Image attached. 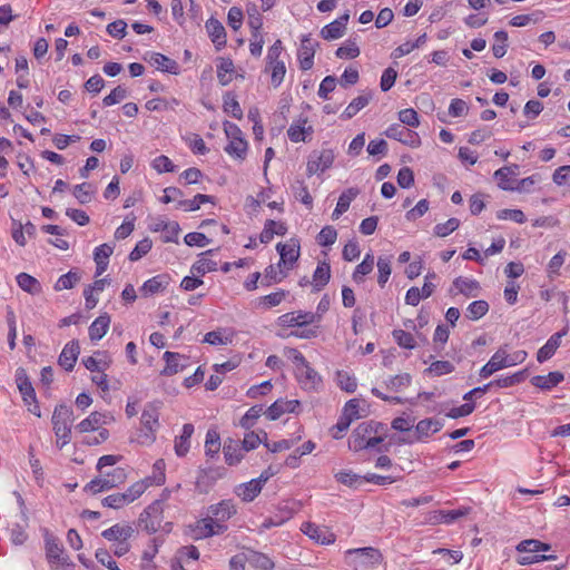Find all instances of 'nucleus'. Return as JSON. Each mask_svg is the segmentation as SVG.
I'll use <instances>...</instances> for the list:
<instances>
[{
	"instance_id": "obj_56",
	"label": "nucleus",
	"mask_w": 570,
	"mask_h": 570,
	"mask_svg": "<svg viewBox=\"0 0 570 570\" xmlns=\"http://www.w3.org/2000/svg\"><path fill=\"white\" fill-rule=\"evenodd\" d=\"M212 197L204 194H197L191 199L179 200L178 207L184 208L188 212H195L200 208L203 204L210 202Z\"/></svg>"
},
{
	"instance_id": "obj_15",
	"label": "nucleus",
	"mask_w": 570,
	"mask_h": 570,
	"mask_svg": "<svg viewBox=\"0 0 570 570\" xmlns=\"http://www.w3.org/2000/svg\"><path fill=\"white\" fill-rule=\"evenodd\" d=\"M276 249L281 256L278 266L286 272L289 271L299 257V244L295 239H289L286 243H278Z\"/></svg>"
},
{
	"instance_id": "obj_14",
	"label": "nucleus",
	"mask_w": 570,
	"mask_h": 570,
	"mask_svg": "<svg viewBox=\"0 0 570 570\" xmlns=\"http://www.w3.org/2000/svg\"><path fill=\"white\" fill-rule=\"evenodd\" d=\"M334 160V154L331 149L313 151L307 161V175L321 174L330 168Z\"/></svg>"
},
{
	"instance_id": "obj_36",
	"label": "nucleus",
	"mask_w": 570,
	"mask_h": 570,
	"mask_svg": "<svg viewBox=\"0 0 570 570\" xmlns=\"http://www.w3.org/2000/svg\"><path fill=\"white\" fill-rule=\"evenodd\" d=\"M87 370L91 373L104 372L111 363L110 357L105 352H97L96 356H89L82 360Z\"/></svg>"
},
{
	"instance_id": "obj_62",
	"label": "nucleus",
	"mask_w": 570,
	"mask_h": 570,
	"mask_svg": "<svg viewBox=\"0 0 570 570\" xmlns=\"http://www.w3.org/2000/svg\"><path fill=\"white\" fill-rule=\"evenodd\" d=\"M187 146L193 150L194 154L205 155L208 153V148L204 139L196 134H191L186 138Z\"/></svg>"
},
{
	"instance_id": "obj_10",
	"label": "nucleus",
	"mask_w": 570,
	"mask_h": 570,
	"mask_svg": "<svg viewBox=\"0 0 570 570\" xmlns=\"http://www.w3.org/2000/svg\"><path fill=\"white\" fill-rule=\"evenodd\" d=\"M374 430L373 422H362L358 424V450L373 449L379 444H382L383 436L377 434V429L382 428L381 424H375Z\"/></svg>"
},
{
	"instance_id": "obj_21",
	"label": "nucleus",
	"mask_w": 570,
	"mask_h": 570,
	"mask_svg": "<svg viewBox=\"0 0 570 570\" xmlns=\"http://www.w3.org/2000/svg\"><path fill=\"white\" fill-rule=\"evenodd\" d=\"M301 530L316 543L330 544L335 540L334 534L326 527H320L311 522H305L302 524Z\"/></svg>"
},
{
	"instance_id": "obj_18",
	"label": "nucleus",
	"mask_w": 570,
	"mask_h": 570,
	"mask_svg": "<svg viewBox=\"0 0 570 570\" xmlns=\"http://www.w3.org/2000/svg\"><path fill=\"white\" fill-rule=\"evenodd\" d=\"M383 562L379 549L372 547L358 548V568L363 570H377Z\"/></svg>"
},
{
	"instance_id": "obj_9",
	"label": "nucleus",
	"mask_w": 570,
	"mask_h": 570,
	"mask_svg": "<svg viewBox=\"0 0 570 570\" xmlns=\"http://www.w3.org/2000/svg\"><path fill=\"white\" fill-rule=\"evenodd\" d=\"M126 475L122 469L117 468L114 470L111 474L107 473L106 475H101L91 480L87 485L86 490L92 494L112 489L118 484L122 483Z\"/></svg>"
},
{
	"instance_id": "obj_1",
	"label": "nucleus",
	"mask_w": 570,
	"mask_h": 570,
	"mask_svg": "<svg viewBox=\"0 0 570 570\" xmlns=\"http://www.w3.org/2000/svg\"><path fill=\"white\" fill-rule=\"evenodd\" d=\"M160 402L154 401L145 404L141 416L140 428L130 438V443L141 446H150L156 441V434L160 426Z\"/></svg>"
},
{
	"instance_id": "obj_30",
	"label": "nucleus",
	"mask_w": 570,
	"mask_h": 570,
	"mask_svg": "<svg viewBox=\"0 0 570 570\" xmlns=\"http://www.w3.org/2000/svg\"><path fill=\"white\" fill-rule=\"evenodd\" d=\"M213 253V249L202 253L199 258L191 265L190 273L193 275L203 276L207 273L215 272L217 269L218 263L210 258Z\"/></svg>"
},
{
	"instance_id": "obj_12",
	"label": "nucleus",
	"mask_w": 570,
	"mask_h": 570,
	"mask_svg": "<svg viewBox=\"0 0 570 570\" xmlns=\"http://www.w3.org/2000/svg\"><path fill=\"white\" fill-rule=\"evenodd\" d=\"M356 419V399L346 402L337 423L331 429L334 439H341Z\"/></svg>"
},
{
	"instance_id": "obj_2",
	"label": "nucleus",
	"mask_w": 570,
	"mask_h": 570,
	"mask_svg": "<svg viewBox=\"0 0 570 570\" xmlns=\"http://www.w3.org/2000/svg\"><path fill=\"white\" fill-rule=\"evenodd\" d=\"M114 421V416L108 412H92L89 416L80 421L76 425V431L79 433H88L92 431H98V436H89L85 440V443L88 445H97L101 442H105L109 432L102 426L109 424Z\"/></svg>"
},
{
	"instance_id": "obj_26",
	"label": "nucleus",
	"mask_w": 570,
	"mask_h": 570,
	"mask_svg": "<svg viewBox=\"0 0 570 570\" xmlns=\"http://www.w3.org/2000/svg\"><path fill=\"white\" fill-rule=\"evenodd\" d=\"M80 353V346L78 341H70L67 343L58 358V363L66 371H71L78 360Z\"/></svg>"
},
{
	"instance_id": "obj_5",
	"label": "nucleus",
	"mask_w": 570,
	"mask_h": 570,
	"mask_svg": "<svg viewBox=\"0 0 570 570\" xmlns=\"http://www.w3.org/2000/svg\"><path fill=\"white\" fill-rule=\"evenodd\" d=\"M223 127L228 140L225 151L235 159L244 160L247 155L248 144L240 128L230 121H224Z\"/></svg>"
},
{
	"instance_id": "obj_33",
	"label": "nucleus",
	"mask_w": 570,
	"mask_h": 570,
	"mask_svg": "<svg viewBox=\"0 0 570 570\" xmlns=\"http://www.w3.org/2000/svg\"><path fill=\"white\" fill-rule=\"evenodd\" d=\"M566 335V331L557 332L554 333L547 343L539 348L537 353V360L540 363L546 362L547 360L551 358L558 347L561 344V338Z\"/></svg>"
},
{
	"instance_id": "obj_7",
	"label": "nucleus",
	"mask_w": 570,
	"mask_h": 570,
	"mask_svg": "<svg viewBox=\"0 0 570 570\" xmlns=\"http://www.w3.org/2000/svg\"><path fill=\"white\" fill-rule=\"evenodd\" d=\"M16 383H17L18 390L22 396L23 402L26 404H28L29 406H31V405L33 406V407H29V411L32 412L33 414L40 416V411H39V406L37 405V397H36L35 389L23 368H18L16 371Z\"/></svg>"
},
{
	"instance_id": "obj_11",
	"label": "nucleus",
	"mask_w": 570,
	"mask_h": 570,
	"mask_svg": "<svg viewBox=\"0 0 570 570\" xmlns=\"http://www.w3.org/2000/svg\"><path fill=\"white\" fill-rule=\"evenodd\" d=\"M163 520L164 507L161 505V501H154L145 509L144 513L140 515V522L145 530L151 533L159 530Z\"/></svg>"
},
{
	"instance_id": "obj_63",
	"label": "nucleus",
	"mask_w": 570,
	"mask_h": 570,
	"mask_svg": "<svg viewBox=\"0 0 570 570\" xmlns=\"http://www.w3.org/2000/svg\"><path fill=\"white\" fill-rule=\"evenodd\" d=\"M72 193L80 204H87L92 198V189L88 183L76 185Z\"/></svg>"
},
{
	"instance_id": "obj_22",
	"label": "nucleus",
	"mask_w": 570,
	"mask_h": 570,
	"mask_svg": "<svg viewBox=\"0 0 570 570\" xmlns=\"http://www.w3.org/2000/svg\"><path fill=\"white\" fill-rule=\"evenodd\" d=\"M480 292V284L475 279L459 276L453 281L450 288L451 295L462 294L465 297H476Z\"/></svg>"
},
{
	"instance_id": "obj_41",
	"label": "nucleus",
	"mask_w": 570,
	"mask_h": 570,
	"mask_svg": "<svg viewBox=\"0 0 570 570\" xmlns=\"http://www.w3.org/2000/svg\"><path fill=\"white\" fill-rule=\"evenodd\" d=\"M168 284H169V282H168V277L166 275H157V276H154V277L147 279L142 284L140 292L145 296L154 295L156 293H159L164 288H166Z\"/></svg>"
},
{
	"instance_id": "obj_52",
	"label": "nucleus",
	"mask_w": 570,
	"mask_h": 570,
	"mask_svg": "<svg viewBox=\"0 0 570 570\" xmlns=\"http://www.w3.org/2000/svg\"><path fill=\"white\" fill-rule=\"evenodd\" d=\"M355 196L356 193L353 189H348L347 191L343 193L338 198L336 207L332 214V218L338 219V217L348 209L351 202Z\"/></svg>"
},
{
	"instance_id": "obj_24",
	"label": "nucleus",
	"mask_w": 570,
	"mask_h": 570,
	"mask_svg": "<svg viewBox=\"0 0 570 570\" xmlns=\"http://www.w3.org/2000/svg\"><path fill=\"white\" fill-rule=\"evenodd\" d=\"M135 533L134 528L126 523H116L104 530L101 535L111 543L129 540Z\"/></svg>"
},
{
	"instance_id": "obj_48",
	"label": "nucleus",
	"mask_w": 570,
	"mask_h": 570,
	"mask_svg": "<svg viewBox=\"0 0 570 570\" xmlns=\"http://www.w3.org/2000/svg\"><path fill=\"white\" fill-rule=\"evenodd\" d=\"M248 564L259 570H268L274 566L269 557L253 550H248Z\"/></svg>"
},
{
	"instance_id": "obj_40",
	"label": "nucleus",
	"mask_w": 570,
	"mask_h": 570,
	"mask_svg": "<svg viewBox=\"0 0 570 570\" xmlns=\"http://www.w3.org/2000/svg\"><path fill=\"white\" fill-rule=\"evenodd\" d=\"M194 433L193 424H184L181 434L175 440V453L178 456H184L187 454L190 448V438Z\"/></svg>"
},
{
	"instance_id": "obj_13",
	"label": "nucleus",
	"mask_w": 570,
	"mask_h": 570,
	"mask_svg": "<svg viewBox=\"0 0 570 570\" xmlns=\"http://www.w3.org/2000/svg\"><path fill=\"white\" fill-rule=\"evenodd\" d=\"M295 376L299 385L306 391H317L322 386L321 375L308 362L295 370Z\"/></svg>"
},
{
	"instance_id": "obj_57",
	"label": "nucleus",
	"mask_w": 570,
	"mask_h": 570,
	"mask_svg": "<svg viewBox=\"0 0 570 570\" xmlns=\"http://www.w3.org/2000/svg\"><path fill=\"white\" fill-rule=\"evenodd\" d=\"M292 190L294 193V196L297 200L303 203L304 205L311 207L313 203V198L308 193L307 187L305 186L304 181L297 180L292 186Z\"/></svg>"
},
{
	"instance_id": "obj_19",
	"label": "nucleus",
	"mask_w": 570,
	"mask_h": 570,
	"mask_svg": "<svg viewBox=\"0 0 570 570\" xmlns=\"http://www.w3.org/2000/svg\"><path fill=\"white\" fill-rule=\"evenodd\" d=\"M385 135L413 148L420 145V137L416 132L397 124L390 126Z\"/></svg>"
},
{
	"instance_id": "obj_43",
	"label": "nucleus",
	"mask_w": 570,
	"mask_h": 570,
	"mask_svg": "<svg viewBox=\"0 0 570 570\" xmlns=\"http://www.w3.org/2000/svg\"><path fill=\"white\" fill-rule=\"evenodd\" d=\"M225 462L228 465L238 464L243 459V448L236 441H229L223 449Z\"/></svg>"
},
{
	"instance_id": "obj_53",
	"label": "nucleus",
	"mask_w": 570,
	"mask_h": 570,
	"mask_svg": "<svg viewBox=\"0 0 570 570\" xmlns=\"http://www.w3.org/2000/svg\"><path fill=\"white\" fill-rule=\"evenodd\" d=\"M489 311L488 302L480 299L469 304L466 308V317L472 321H476L484 316Z\"/></svg>"
},
{
	"instance_id": "obj_45",
	"label": "nucleus",
	"mask_w": 570,
	"mask_h": 570,
	"mask_svg": "<svg viewBox=\"0 0 570 570\" xmlns=\"http://www.w3.org/2000/svg\"><path fill=\"white\" fill-rule=\"evenodd\" d=\"M17 283L21 289L29 294L36 295L41 292L40 283L33 276L27 273H20L17 276Z\"/></svg>"
},
{
	"instance_id": "obj_60",
	"label": "nucleus",
	"mask_w": 570,
	"mask_h": 570,
	"mask_svg": "<svg viewBox=\"0 0 570 570\" xmlns=\"http://www.w3.org/2000/svg\"><path fill=\"white\" fill-rule=\"evenodd\" d=\"M376 265L379 269L377 283L383 287L391 275V262L386 257H379Z\"/></svg>"
},
{
	"instance_id": "obj_6",
	"label": "nucleus",
	"mask_w": 570,
	"mask_h": 570,
	"mask_svg": "<svg viewBox=\"0 0 570 570\" xmlns=\"http://www.w3.org/2000/svg\"><path fill=\"white\" fill-rule=\"evenodd\" d=\"M517 550L519 552H528V553H537L539 551H548L550 550V546L534 539L523 540L517 546ZM554 559L553 556H544V554H531L521 557L519 559L520 564H531L544 560Z\"/></svg>"
},
{
	"instance_id": "obj_55",
	"label": "nucleus",
	"mask_w": 570,
	"mask_h": 570,
	"mask_svg": "<svg viewBox=\"0 0 570 570\" xmlns=\"http://www.w3.org/2000/svg\"><path fill=\"white\" fill-rule=\"evenodd\" d=\"M286 295H287L286 291L278 289L274 293L262 296L258 299V306H262L264 308L275 307V306L279 305L285 299Z\"/></svg>"
},
{
	"instance_id": "obj_27",
	"label": "nucleus",
	"mask_w": 570,
	"mask_h": 570,
	"mask_svg": "<svg viewBox=\"0 0 570 570\" xmlns=\"http://www.w3.org/2000/svg\"><path fill=\"white\" fill-rule=\"evenodd\" d=\"M235 332L228 327H219L205 334L203 342L213 346L229 345L233 343Z\"/></svg>"
},
{
	"instance_id": "obj_49",
	"label": "nucleus",
	"mask_w": 570,
	"mask_h": 570,
	"mask_svg": "<svg viewBox=\"0 0 570 570\" xmlns=\"http://www.w3.org/2000/svg\"><path fill=\"white\" fill-rule=\"evenodd\" d=\"M165 228H171V236H164V240L165 242H176L177 239V236L179 234V225L176 223V222H168V220H165L163 218H159L157 219L153 226H151V229L154 232H160V230H165Z\"/></svg>"
},
{
	"instance_id": "obj_59",
	"label": "nucleus",
	"mask_w": 570,
	"mask_h": 570,
	"mask_svg": "<svg viewBox=\"0 0 570 570\" xmlns=\"http://www.w3.org/2000/svg\"><path fill=\"white\" fill-rule=\"evenodd\" d=\"M80 277L75 272H68L67 274L61 275L55 284L56 291L69 289L72 288L78 282Z\"/></svg>"
},
{
	"instance_id": "obj_51",
	"label": "nucleus",
	"mask_w": 570,
	"mask_h": 570,
	"mask_svg": "<svg viewBox=\"0 0 570 570\" xmlns=\"http://www.w3.org/2000/svg\"><path fill=\"white\" fill-rule=\"evenodd\" d=\"M234 63L230 59H220L217 66V78L222 86H227L232 81Z\"/></svg>"
},
{
	"instance_id": "obj_44",
	"label": "nucleus",
	"mask_w": 570,
	"mask_h": 570,
	"mask_svg": "<svg viewBox=\"0 0 570 570\" xmlns=\"http://www.w3.org/2000/svg\"><path fill=\"white\" fill-rule=\"evenodd\" d=\"M46 556L49 566L67 558V556L63 553V548L61 544L58 542V540L52 538L46 540Z\"/></svg>"
},
{
	"instance_id": "obj_29",
	"label": "nucleus",
	"mask_w": 570,
	"mask_h": 570,
	"mask_svg": "<svg viewBox=\"0 0 570 570\" xmlns=\"http://www.w3.org/2000/svg\"><path fill=\"white\" fill-rule=\"evenodd\" d=\"M314 53L315 42L311 38L304 37L301 40V46L297 55L301 69L309 70L313 67Z\"/></svg>"
},
{
	"instance_id": "obj_8",
	"label": "nucleus",
	"mask_w": 570,
	"mask_h": 570,
	"mask_svg": "<svg viewBox=\"0 0 570 570\" xmlns=\"http://www.w3.org/2000/svg\"><path fill=\"white\" fill-rule=\"evenodd\" d=\"M226 529V524H220L219 522L214 521V518L207 514V517L198 520L190 527V535L195 540H200L220 534L225 532Z\"/></svg>"
},
{
	"instance_id": "obj_16",
	"label": "nucleus",
	"mask_w": 570,
	"mask_h": 570,
	"mask_svg": "<svg viewBox=\"0 0 570 570\" xmlns=\"http://www.w3.org/2000/svg\"><path fill=\"white\" fill-rule=\"evenodd\" d=\"M163 358L166 362V366L160 372L164 376H171L189 366V357L175 352H165Z\"/></svg>"
},
{
	"instance_id": "obj_54",
	"label": "nucleus",
	"mask_w": 570,
	"mask_h": 570,
	"mask_svg": "<svg viewBox=\"0 0 570 570\" xmlns=\"http://www.w3.org/2000/svg\"><path fill=\"white\" fill-rule=\"evenodd\" d=\"M220 449V438L215 430H208L205 440L206 455L214 458Z\"/></svg>"
},
{
	"instance_id": "obj_61",
	"label": "nucleus",
	"mask_w": 570,
	"mask_h": 570,
	"mask_svg": "<svg viewBox=\"0 0 570 570\" xmlns=\"http://www.w3.org/2000/svg\"><path fill=\"white\" fill-rule=\"evenodd\" d=\"M460 226V220L458 218H450L443 224H438L434 227V235L438 237H445L452 232L456 230Z\"/></svg>"
},
{
	"instance_id": "obj_46",
	"label": "nucleus",
	"mask_w": 570,
	"mask_h": 570,
	"mask_svg": "<svg viewBox=\"0 0 570 570\" xmlns=\"http://www.w3.org/2000/svg\"><path fill=\"white\" fill-rule=\"evenodd\" d=\"M331 268L327 263H320L313 274V286L316 291L323 288L330 281Z\"/></svg>"
},
{
	"instance_id": "obj_64",
	"label": "nucleus",
	"mask_w": 570,
	"mask_h": 570,
	"mask_svg": "<svg viewBox=\"0 0 570 570\" xmlns=\"http://www.w3.org/2000/svg\"><path fill=\"white\" fill-rule=\"evenodd\" d=\"M552 178L558 186H566L570 189V165L556 169Z\"/></svg>"
},
{
	"instance_id": "obj_25",
	"label": "nucleus",
	"mask_w": 570,
	"mask_h": 570,
	"mask_svg": "<svg viewBox=\"0 0 570 570\" xmlns=\"http://www.w3.org/2000/svg\"><path fill=\"white\" fill-rule=\"evenodd\" d=\"M299 406L297 400H277L266 411L267 419L275 421L285 413H294Z\"/></svg>"
},
{
	"instance_id": "obj_23",
	"label": "nucleus",
	"mask_w": 570,
	"mask_h": 570,
	"mask_svg": "<svg viewBox=\"0 0 570 570\" xmlns=\"http://www.w3.org/2000/svg\"><path fill=\"white\" fill-rule=\"evenodd\" d=\"M318 321L316 314L313 313H286L278 317L277 322L281 326L294 327V326H304L307 324H312Z\"/></svg>"
},
{
	"instance_id": "obj_38",
	"label": "nucleus",
	"mask_w": 570,
	"mask_h": 570,
	"mask_svg": "<svg viewBox=\"0 0 570 570\" xmlns=\"http://www.w3.org/2000/svg\"><path fill=\"white\" fill-rule=\"evenodd\" d=\"M265 71L271 75L272 86L277 88L284 81L286 75L285 61L282 59L266 62Z\"/></svg>"
},
{
	"instance_id": "obj_4",
	"label": "nucleus",
	"mask_w": 570,
	"mask_h": 570,
	"mask_svg": "<svg viewBox=\"0 0 570 570\" xmlns=\"http://www.w3.org/2000/svg\"><path fill=\"white\" fill-rule=\"evenodd\" d=\"M149 488L148 481H137L125 492H116L102 499V505L110 509H121L136 501Z\"/></svg>"
},
{
	"instance_id": "obj_58",
	"label": "nucleus",
	"mask_w": 570,
	"mask_h": 570,
	"mask_svg": "<svg viewBox=\"0 0 570 570\" xmlns=\"http://www.w3.org/2000/svg\"><path fill=\"white\" fill-rule=\"evenodd\" d=\"M495 43L492 47V51L495 58H502L507 53V41L508 33L503 30L494 33Z\"/></svg>"
},
{
	"instance_id": "obj_28",
	"label": "nucleus",
	"mask_w": 570,
	"mask_h": 570,
	"mask_svg": "<svg viewBox=\"0 0 570 570\" xmlns=\"http://www.w3.org/2000/svg\"><path fill=\"white\" fill-rule=\"evenodd\" d=\"M206 30L217 50L223 49L226 46V31L224 26L215 18H210L206 21Z\"/></svg>"
},
{
	"instance_id": "obj_3",
	"label": "nucleus",
	"mask_w": 570,
	"mask_h": 570,
	"mask_svg": "<svg viewBox=\"0 0 570 570\" xmlns=\"http://www.w3.org/2000/svg\"><path fill=\"white\" fill-rule=\"evenodd\" d=\"M73 420V412L69 406L59 405L55 409L51 422L56 435V444L59 449H62L70 442Z\"/></svg>"
},
{
	"instance_id": "obj_42",
	"label": "nucleus",
	"mask_w": 570,
	"mask_h": 570,
	"mask_svg": "<svg viewBox=\"0 0 570 570\" xmlns=\"http://www.w3.org/2000/svg\"><path fill=\"white\" fill-rule=\"evenodd\" d=\"M262 491L259 481L250 480L236 488V494L245 502H252Z\"/></svg>"
},
{
	"instance_id": "obj_39",
	"label": "nucleus",
	"mask_w": 570,
	"mask_h": 570,
	"mask_svg": "<svg viewBox=\"0 0 570 570\" xmlns=\"http://www.w3.org/2000/svg\"><path fill=\"white\" fill-rule=\"evenodd\" d=\"M110 325V316L108 314H102L97 317L88 328L89 337L91 341L101 340Z\"/></svg>"
},
{
	"instance_id": "obj_17",
	"label": "nucleus",
	"mask_w": 570,
	"mask_h": 570,
	"mask_svg": "<svg viewBox=\"0 0 570 570\" xmlns=\"http://www.w3.org/2000/svg\"><path fill=\"white\" fill-rule=\"evenodd\" d=\"M442 426H443L442 423L434 419L421 420L416 424L415 431L412 434H410L409 436L400 440V442L413 443L415 441L421 440V438H423V436H429L430 433L439 432L442 429Z\"/></svg>"
},
{
	"instance_id": "obj_31",
	"label": "nucleus",
	"mask_w": 570,
	"mask_h": 570,
	"mask_svg": "<svg viewBox=\"0 0 570 570\" xmlns=\"http://www.w3.org/2000/svg\"><path fill=\"white\" fill-rule=\"evenodd\" d=\"M350 16L344 13L336 20L323 27L321 35L326 40L338 39L344 35Z\"/></svg>"
},
{
	"instance_id": "obj_35",
	"label": "nucleus",
	"mask_w": 570,
	"mask_h": 570,
	"mask_svg": "<svg viewBox=\"0 0 570 570\" xmlns=\"http://www.w3.org/2000/svg\"><path fill=\"white\" fill-rule=\"evenodd\" d=\"M469 512H470V508H460V509L451 510V511H444V510L435 511L433 513V515L430 518V521L433 524H438V523L450 524V523H453L454 521H456L458 519L468 515Z\"/></svg>"
},
{
	"instance_id": "obj_20",
	"label": "nucleus",
	"mask_w": 570,
	"mask_h": 570,
	"mask_svg": "<svg viewBox=\"0 0 570 570\" xmlns=\"http://www.w3.org/2000/svg\"><path fill=\"white\" fill-rule=\"evenodd\" d=\"M237 512L236 505L232 500H223L208 508L207 514L214 518V521L225 524Z\"/></svg>"
},
{
	"instance_id": "obj_37",
	"label": "nucleus",
	"mask_w": 570,
	"mask_h": 570,
	"mask_svg": "<svg viewBox=\"0 0 570 570\" xmlns=\"http://www.w3.org/2000/svg\"><path fill=\"white\" fill-rule=\"evenodd\" d=\"M148 61L150 65L155 66L158 70L169 72L176 75L178 72V65L175 60L158 53L151 52L149 55Z\"/></svg>"
},
{
	"instance_id": "obj_50",
	"label": "nucleus",
	"mask_w": 570,
	"mask_h": 570,
	"mask_svg": "<svg viewBox=\"0 0 570 570\" xmlns=\"http://www.w3.org/2000/svg\"><path fill=\"white\" fill-rule=\"evenodd\" d=\"M166 463L163 459L157 460L153 465L151 474L146 478L144 481H148L150 485H160L165 482L166 475Z\"/></svg>"
},
{
	"instance_id": "obj_47",
	"label": "nucleus",
	"mask_w": 570,
	"mask_h": 570,
	"mask_svg": "<svg viewBox=\"0 0 570 570\" xmlns=\"http://www.w3.org/2000/svg\"><path fill=\"white\" fill-rule=\"evenodd\" d=\"M223 108L226 114L232 115L236 119H242L243 110L234 94L226 92L224 95Z\"/></svg>"
},
{
	"instance_id": "obj_32",
	"label": "nucleus",
	"mask_w": 570,
	"mask_h": 570,
	"mask_svg": "<svg viewBox=\"0 0 570 570\" xmlns=\"http://www.w3.org/2000/svg\"><path fill=\"white\" fill-rule=\"evenodd\" d=\"M564 380V375L562 372L554 371L550 372L548 375H535L530 382L533 386L542 390L549 391L552 387L557 386Z\"/></svg>"
},
{
	"instance_id": "obj_34",
	"label": "nucleus",
	"mask_w": 570,
	"mask_h": 570,
	"mask_svg": "<svg viewBox=\"0 0 570 570\" xmlns=\"http://www.w3.org/2000/svg\"><path fill=\"white\" fill-rule=\"evenodd\" d=\"M312 132L313 128L312 126L307 125L306 119L294 121L287 130L288 138L293 142L305 141L306 138L312 135Z\"/></svg>"
}]
</instances>
